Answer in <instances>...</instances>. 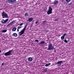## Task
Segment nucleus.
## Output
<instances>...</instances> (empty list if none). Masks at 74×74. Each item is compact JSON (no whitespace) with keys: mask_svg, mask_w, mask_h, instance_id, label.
I'll use <instances>...</instances> for the list:
<instances>
[{"mask_svg":"<svg viewBox=\"0 0 74 74\" xmlns=\"http://www.w3.org/2000/svg\"><path fill=\"white\" fill-rule=\"evenodd\" d=\"M46 32H48V30H47L46 31Z\"/></svg>","mask_w":74,"mask_h":74,"instance_id":"72a5a7b5","label":"nucleus"},{"mask_svg":"<svg viewBox=\"0 0 74 74\" xmlns=\"http://www.w3.org/2000/svg\"><path fill=\"white\" fill-rule=\"evenodd\" d=\"M26 27H27V25H25V27L19 33V34H20V36H22V34H24V33H25V31L26 29Z\"/></svg>","mask_w":74,"mask_h":74,"instance_id":"7ed1b4c3","label":"nucleus"},{"mask_svg":"<svg viewBox=\"0 0 74 74\" xmlns=\"http://www.w3.org/2000/svg\"><path fill=\"white\" fill-rule=\"evenodd\" d=\"M28 60L29 62H32L33 60V58L31 57H29L28 58Z\"/></svg>","mask_w":74,"mask_h":74,"instance_id":"9d476101","label":"nucleus"},{"mask_svg":"<svg viewBox=\"0 0 74 74\" xmlns=\"http://www.w3.org/2000/svg\"><path fill=\"white\" fill-rule=\"evenodd\" d=\"M17 32H19V29L18 28L17 29Z\"/></svg>","mask_w":74,"mask_h":74,"instance_id":"f704fd0d","label":"nucleus"},{"mask_svg":"<svg viewBox=\"0 0 74 74\" xmlns=\"http://www.w3.org/2000/svg\"><path fill=\"white\" fill-rule=\"evenodd\" d=\"M64 42H66V43H69V40H67L66 39H65L64 40Z\"/></svg>","mask_w":74,"mask_h":74,"instance_id":"4468645a","label":"nucleus"},{"mask_svg":"<svg viewBox=\"0 0 74 74\" xmlns=\"http://www.w3.org/2000/svg\"><path fill=\"white\" fill-rule=\"evenodd\" d=\"M54 52H56V51H54Z\"/></svg>","mask_w":74,"mask_h":74,"instance_id":"e433bc0d","label":"nucleus"},{"mask_svg":"<svg viewBox=\"0 0 74 74\" xmlns=\"http://www.w3.org/2000/svg\"><path fill=\"white\" fill-rule=\"evenodd\" d=\"M22 28V27H18V29H21V28Z\"/></svg>","mask_w":74,"mask_h":74,"instance_id":"c85d7f7f","label":"nucleus"},{"mask_svg":"<svg viewBox=\"0 0 74 74\" xmlns=\"http://www.w3.org/2000/svg\"><path fill=\"white\" fill-rule=\"evenodd\" d=\"M12 51H13V50H11L5 53V56H10V55H11Z\"/></svg>","mask_w":74,"mask_h":74,"instance_id":"20e7f679","label":"nucleus"},{"mask_svg":"<svg viewBox=\"0 0 74 74\" xmlns=\"http://www.w3.org/2000/svg\"><path fill=\"white\" fill-rule=\"evenodd\" d=\"M7 29H6L3 30V31H2L1 32H3V33H5V32H7Z\"/></svg>","mask_w":74,"mask_h":74,"instance_id":"6ab92c4d","label":"nucleus"},{"mask_svg":"<svg viewBox=\"0 0 74 74\" xmlns=\"http://www.w3.org/2000/svg\"><path fill=\"white\" fill-rule=\"evenodd\" d=\"M59 19H56L55 20H54L55 21H58Z\"/></svg>","mask_w":74,"mask_h":74,"instance_id":"7c9ffc66","label":"nucleus"},{"mask_svg":"<svg viewBox=\"0 0 74 74\" xmlns=\"http://www.w3.org/2000/svg\"><path fill=\"white\" fill-rule=\"evenodd\" d=\"M16 28L14 27L12 29V31L13 32H15V31H16Z\"/></svg>","mask_w":74,"mask_h":74,"instance_id":"ddd939ff","label":"nucleus"},{"mask_svg":"<svg viewBox=\"0 0 74 74\" xmlns=\"http://www.w3.org/2000/svg\"><path fill=\"white\" fill-rule=\"evenodd\" d=\"M42 22H43V23H45V22H47V21H43Z\"/></svg>","mask_w":74,"mask_h":74,"instance_id":"bb28decb","label":"nucleus"},{"mask_svg":"<svg viewBox=\"0 0 74 74\" xmlns=\"http://www.w3.org/2000/svg\"><path fill=\"white\" fill-rule=\"evenodd\" d=\"M46 71H47V69H44L43 70V72H46Z\"/></svg>","mask_w":74,"mask_h":74,"instance_id":"4be33fe9","label":"nucleus"},{"mask_svg":"<svg viewBox=\"0 0 74 74\" xmlns=\"http://www.w3.org/2000/svg\"><path fill=\"white\" fill-rule=\"evenodd\" d=\"M67 35V34L65 33L61 37V39L62 40H63L64 39V37H65V36Z\"/></svg>","mask_w":74,"mask_h":74,"instance_id":"0eeeda50","label":"nucleus"},{"mask_svg":"<svg viewBox=\"0 0 74 74\" xmlns=\"http://www.w3.org/2000/svg\"><path fill=\"white\" fill-rule=\"evenodd\" d=\"M35 42H39V40H35Z\"/></svg>","mask_w":74,"mask_h":74,"instance_id":"393cba45","label":"nucleus"},{"mask_svg":"<svg viewBox=\"0 0 74 74\" xmlns=\"http://www.w3.org/2000/svg\"><path fill=\"white\" fill-rule=\"evenodd\" d=\"M1 51L0 50V53H1Z\"/></svg>","mask_w":74,"mask_h":74,"instance_id":"c9c22d12","label":"nucleus"},{"mask_svg":"<svg viewBox=\"0 0 74 74\" xmlns=\"http://www.w3.org/2000/svg\"><path fill=\"white\" fill-rule=\"evenodd\" d=\"M52 8L50 6H49V9L47 11V14L48 15H49V14H51L52 13Z\"/></svg>","mask_w":74,"mask_h":74,"instance_id":"f03ea898","label":"nucleus"},{"mask_svg":"<svg viewBox=\"0 0 74 74\" xmlns=\"http://www.w3.org/2000/svg\"><path fill=\"white\" fill-rule=\"evenodd\" d=\"M11 25H12L11 23H10L7 26V27H8L9 26H10Z\"/></svg>","mask_w":74,"mask_h":74,"instance_id":"a211bd4d","label":"nucleus"},{"mask_svg":"<svg viewBox=\"0 0 74 74\" xmlns=\"http://www.w3.org/2000/svg\"><path fill=\"white\" fill-rule=\"evenodd\" d=\"M66 2H70V1H71V0H66Z\"/></svg>","mask_w":74,"mask_h":74,"instance_id":"b1692460","label":"nucleus"},{"mask_svg":"<svg viewBox=\"0 0 74 74\" xmlns=\"http://www.w3.org/2000/svg\"><path fill=\"white\" fill-rule=\"evenodd\" d=\"M13 36H14V37H17V36H18V35L17 34H16V33H14L13 34Z\"/></svg>","mask_w":74,"mask_h":74,"instance_id":"dca6fc26","label":"nucleus"},{"mask_svg":"<svg viewBox=\"0 0 74 74\" xmlns=\"http://www.w3.org/2000/svg\"><path fill=\"white\" fill-rule=\"evenodd\" d=\"M8 19H6L5 20V23H6L7 22H8Z\"/></svg>","mask_w":74,"mask_h":74,"instance_id":"5701e85b","label":"nucleus"},{"mask_svg":"<svg viewBox=\"0 0 74 74\" xmlns=\"http://www.w3.org/2000/svg\"><path fill=\"white\" fill-rule=\"evenodd\" d=\"M22 25H23V23H21V24H20L19 25V26H22Z\"/></svg>","mask_w":74,"mask_h":74,"instance_id":"c756f323","label":"nucleus"},{"mask_svg":"<svg viewBox=\"0 0 74 74\" xmlns=\"http://www.w3.org/2000/svg\"><path fill=\"white\" fill-rule=\"evenodd\" d=\"M28 15H29V14L27 13H25V16H27Z\"/></svg>","mask_w":74,"mask_h":74,"instance_id":"412c9836","label":"nucleus"},{"mask_svg":"<svg viewBox=\"0 0 74 74\" xmlns=\"http://www.w3.org/2000/svg\"><path fill=\"white\" fill-rule=\"evenodd\" d=\"M71 4H72V3H70L68 4L69 5H71Z\"/></svg>","mask_w":74,"mask_h":74,"instance_id":"2f4dec72","label":"nucleus"},{"mask_svg":"<svg viewBox=\"0 0 74 74\" xmlns=\"http://www.w3.org/2000/svg\"><path fill=\"white\" fill-rule=\"evenodd\" d=\"M1 14L3 18H8V14L7 13H5V12L3 11Z\"/></svg>","mask_w":74,"mask_h":74,"instance_id":"39448f33","label":"nucleus"},{"mask_svg":"<svg viewBox=\"0 0 74 74\" xmlns=\"http://www.w3.org/2000/svg\"><path fill=\"white\" fill-rule=\"evenodd\" d=\"M1 23L3 24L5 23V20L4 19H2L1 21Z\"/></svg>","mask_w":74,"mask_h":74,"instance_id":"f8f14e48","label":"nucleus"},{"mask_svg":"<svg viewBox=\"0 0 74 74\" xmlns=\"http://www.w3.org/2000/svg\"><path fill=\"white\" fill-rule=\"evenodd\" d=\"M45 43V41L41 40V41L40 42V44H44Z\"/></svg>","mask_w":74,"mask_h":74,"instance_id":"1a4fd4ad","label":"nucleus"},{"mask_svg":"<svg viewBox=\"0 0 74 74\" xmlns=\"http://www.w3.org/2000/svg\"><path fill=\"white\" fill-rule=\"evenodd\" d=\"M2 66L3 67L4 66V63H3L2 64Z\"/></svg>","mask_w":74,"mask_h":74,"instance_id":"a878e982","label":"nucleus"},{"mask_svg":"<svg viewBox=\"0 0 74 74\" xmlns=\"http://www.w3.org/2000/svg\"><path fill=\"white\" fill-rule=\"evenodd\" d=\"M33 18H29V22H31V21H33Z\"/></svg>","mask_w":74,"mask_h":74,"instance_id":"2eb2a0df","label":"nucleus"},{"mask_svg":"<svg viewBox=\"0 0 74 74\" xmlns=\"http://www.w3.org/2000/svg\"><path fill=\"white\" fill-rule=\"evenodd\" d=\"M38 23V20H37V21H36V22L35 23H36V24H37V23Z\"/></svg>","mask_w":74,"mask_h":74,"instance_id":"cd10ccee","label":"nucleus"},{"mask_svg":"<svg viewBox=\"0 0 74 74\" xmlns=\"http://www.w3.org/2000/svg\"><path fill=\"white\" fill-rule=\"evenodd\" d=\"M49 65H51V63H49V64H46L45 65V66H46V67H47V66H49Z\"/></svg>","mask_w":74,"mask_h":74,"instance_id":"f3484780","label":"nucleus"},{"mask_svg":"<svg viewBox=\"0 0 74 74\" xmlns=\"http://www.w3.org/2000/svg\"><path fill=\"white\" fill-rule=\"evenodd\" d=\"M62 63H63V62L62 61H58V62H57L58 65L59 66H61V64Z\"/></svg>","mask_w":74,"mask_h":74,"instance_id":"6e6552de","label":"nucleus"},{"mask_svg":"<svg viewBox=\"0 0 74 74\" xmlns=\"http://www.w3.org/2000/svg\"><path fill=\"white\" fill-rule=\"evenodd\" d=\"M16 0H8V2L9 3L12 4H14L16 3Z\"/></svg>","mask_w":74,"mask_h":74,"instance_id":"423d86ee","label":"nucleus"},{"mask_svg":"<svg viewBox=\"0 0 74 74\" xmlns=\"http://www.w3.org/2000/svg\"><path fill=\"white\" fill-rule=\"evenodd\" d=\"M58 1H54V5H56L58 4Z\"/></svg>","mask_w":74,"mask_h":74,"instance_id":"9b49d317","label":"nucleus"},{"mask_svg":"<svg viewBox=\"0 0 74 74\" xmlns=\"http://www.w3.org/2000/svg\"><path fill=\"white\" fill-rule=\"evenodd\" d=\"M15 23V21H13L11 22V23H12V24H14Z\"/></svg>","mask_w":74,"mask_h":74,"instance_id":"aec40b11","label":"nucleus"},{"mask_svg":"<svg viewBox=\"0 0 74 74\" xmlns=\"http://www.w3.org/2000/svg\"><path fill=\"white\" fill-rule=\"evenodd\" d=\"M64 0H62V3H63V2L64 1Z\"/></svg>","mask_w":74,"mask_h":74,"instance_id":"473e14b6","label":"nucleus"},{"mask_svg":"<svg viewBox=\"0 0 74 74\" xmlns=\"http://www.w3.org/2000/svg\"><path fill=\"white\" fill-rule=\"evenodd\" d=\"M54 49V47L52 46V44L50 43L48 45V47L47 50H49V51H52Z\"/></svg>","mask_w":74,"mask_h":74,"instance_id":"f257e3e1","label":"nucleus"}]
</instances>
